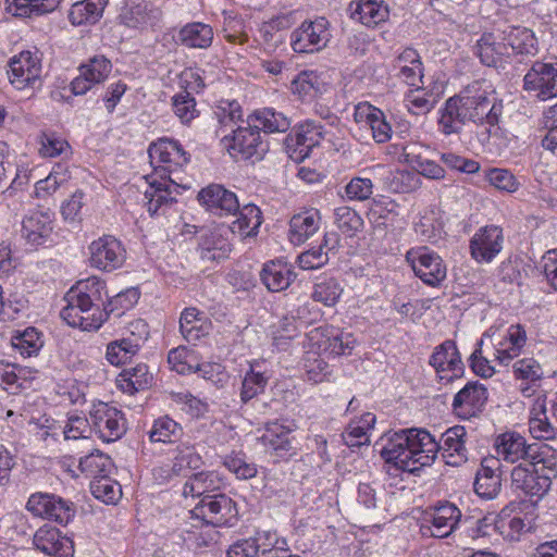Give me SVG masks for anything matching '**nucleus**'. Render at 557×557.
<instances>
[{
    "mask_svg": "<svg viewBox=\"0 0 557 557\" xmlns=\"http://www.w3.org/2000/svg\"><path fill=\"white\" fill-rule=\"evenodd\" d=\"M503 100L487 84L475 82L446 100L438 120L445 135L459 133L467 122L495 126L503 115Z\"/></svg>",
    "mask_w": 557,
    "mask_h": 557,
    "instance_id": "nucleus-1",
    "label": "nucleus"
},
{
    "mask_svg": "<svg viewBox=\"0 0 557 557\" xmlns=\"http://www.w3.org/2000/svg\"><path fill=\"white\" fill-rule=\"evenodd\" d=\"M435 438L423 429H406L386 435L381 456L399 470L414 473L434 462Z\"/></svg>",
    "mask_w": 557,
    "mask_h": 557,
    "instance_id": "nucleus-2",
    "label": "nucleus"
},
{
    "mask_svg": "<svg viewBox=\"0 0 557 557\" xmlns=\"http://www.w3.org/2000/svg\"><path fill=\"white\" fill-rule=\"evenodd\" d=\"M103 290L104 282L96 276L78 282L65 296L67 305L61 310V318L72 327L98 330L106 321L101 310Z\"/></svg>",
    "mask_w": 557,
    "mask_h": 557,
    "instance_id": "nucleus-3",
    "label": "nucleus"
},
{
    "mask_svg": "<svg viewBox=\"0 0 557 557\" xmlns=\"http://www.w3.org/2000/svg\"><path fill=\"white\" fill-rule=\"evenodd\" d=\"M557 476V450H542V455L529 462L516 466L511 471V484L530 496L543 497Z\"/></svg>",
    "mask_w": 557,
    "mask_h": 557,
    "instance_id": "nucleus-4",
    "label": "nucleus"
},
{
    "mask_svg": "<svg viewBox=\"0 0 557 557\" xmlns=\"http://www.w3.org/2000/svg\"><path fill=\"white\" fill-rule=\"evenodd\" d=\"M191 518L213 527L233 525L238 510L235 502L225 494L203 496L190 510Z\"/></svg>",
    "mask_w": 557,
    "mask_h": 557,
    "instance_id": "nucleus-5",
    "label": "nucleus"
},
{
    "mask_svg": "<svg viewBox=\"0 0 557 557\" xmlns=\"http://www.w3.org/2000/svg\"><path fill=\"white\" fill-rule=\"evenodd\" d=\"M324 135V126L319 122L307 120L296 125L285 138L288 158L295 163L305 161L320 146Z\"/></svg>",
    "mask_w": 557,
    "mask_h": 557,
    "instance_id": "nucleus-6",
    "label": "nucleus"
},
{
    "mask_svg": "<svg viewBox=\"0 0 557 557\" xmlns=\"http://www.w3.org/2000/svg\"><path fill=\"white\" fill-rule=\"evenodd\" d=\"M331 39L330 23L318 16L305 20L290 35V46L296 53H314L323 50Z\"/></svg>",
    "mask_w": 557,
    "mask_h": 557,
    "instance_id": "nucleus-7",
    "label": "nucleus"
},
{
    "mask_svg": "<svg viewBox=\"0 0 557 557\" xmlns=\"http://www.w3.org/2000/svg\"><path fill=\"white\" fill-rule=\"evenodd\" d=\"M461 519L460 509L451 503H443L424 511L420 531L424 536L444 539L458 527Z\"/></svg>",
    "mask_w": 557,
    "mask_h": 557,
    "instance_id": "nucleus-8",
    "label": "nucleus"
},
{
    "mask_svg": "<svg viewBox=\"0 0 557 557\" xmlns=\"http://www.w3.org/2000/svg\"><path fill=\"white\" fill-rule=\"evenodd\" d=\"M406 260L416 276L429 286L436 287L446 278L447 269L443 259L428 247L408 250Z\"/></svg>",
    "mask_w": 557,
    "mask_h": 557,
    "instance_id": "nucleus-9",
    "label": "nucleus"
},
{
    "mask_svg": "<svg viewBox=\"0 0 557 557\" xmlns=\"http://www.w3.org/2000/svg\"><path fill=\"white\" fill-rule=\"evenodd\" d=\"M26 509L34 516L53 520L62 525L67 524L75 516L73 503L48 493L32 494L26 503Z\"/></svg>",
    "mask_w": 557,
    "mask_h": 557,
    "instance_id": "nucleus-10",
    "label": "nucleus"
},
{
    "mask_svg": "<svg viewBox=\"0 0 557 557\" xmlns=\"http://www.w3.org/2000/svg\"><path fill=\"white\" fill-rule=\"evenodd\" d=\"M150 164L154 171H163L169 174L182 171L189 162V154L182 145L174 139L159 138L148 149Z\"/></svg>",
    "mask_w": 557,
    "mask_h": 557,
    "instance_id": "nucleus-11",
    "label": "nucleus"
},
{
    "mask_svg": "<svg viewBox=\"0 0 557 557\" xmlns=\"http://www.w3.org/2000/svg\"><path fill=\"white\" fill-rule=\"evenodd\" d=\"M496 453L499 458L515 463L519 460L529 462L542 455V450L552 447L545 443L527 444L523 436L515 432H506L495 441Z\"/></svg>",
    "mask_w": 557,
    "mask_h": 557,
    "instance_id": "nucleus-12",
    "label": "nucleus"
},
{
    "mask_svg": "<svg viewBox=\"0 0 557 557\" xmlns=\"http://www.w3.org/2000/svg\"><path fill=\"white\" fill-rule=\"evenodd\" d=\"M89 417L92 432L103 442H114L126 431L123 413L106 403L95 404Z\"/></svg>",
    "mask_w": 557,
    "mask_h": 557,
    "instance_id": "nucleus-13",
    "label": "nucleus"
},
{
    "mask_svg": "<svg viewBox=\"0 0 557 557\" xmlns=\"http://www.w3.org/2000/svg\"><path fill=\"white\" fill-rule=\"evenodd\" d=\"M429 363L435 370L437 379L444 383L460 379L465 373L460 352L451 339H446L434 348Z\"/></svg>",
    "mask_w": 557,
    "mask_h": 557,
    "instance_id": "nucleus-14",
    "label": "nucleus"
},
{
    "mask_svg": "<svg viewBox=\"0 0 557 557\" xmlns=\"http://www.w3.org/2000/svg\"><path fill=\"white\" fill-rule=\"evenodd\" d=\"M222 141L230 154L236 159L260 158L265 150L260 132L250 123L248 126L237 127L231 136H224Z\"/></svg>",
    "mask_w": 557,
    "mask_h": 557,
    "instance_id": "nucleus-15",
    "label": "nucleus"
},
{
    "mask_svg": "<svg viewBox=\"0 0 557 557\" xmlns=\"http://www.w3.org/2000/svg\"><path fill=\"white\" fill-rule=\"evenodd\" d=\"M309 339L313 346L334 357L350 355L357 339L350 332H345L333 325L320 326L312 330Z\"/></svg>",
    "mask_w": 557,
    "mask_h": 557,
    "instance_id": "nucleus-16",
    "label": "nucleus"
},
{
    "mask_svg": "<svg viewBox=\"0 0 557 557\" xmlns=\"http://www.w3.org/2000/svg\"><path fill=\"white\" fill-rule=\"evenodd\" d=\"M10 83L18 90L34 88L41 77V61L37 52L22 51L10 61Z\"/></svg>",
    "mask_w": 557,
    "mask_h": 557,
    "instance_id": "nucleus-17",
    "label": "nucleus"
},
{
    "mask_svg": "<svg viewBox=\"0 0 557 557\" xmlns=\"http://www.w3.org/2000/svg\"><path fill=\"white\" fill-rule=\"evenodd\" d=\"M333 79L330 71L307 70L302 71L292 81L290 91L302 102H312L327 92Z\"/></svg>",
    "mask_w": 557,
    "mask_h": 557,
    "instance_id": "nucleus-18",
    "label": "nucleus"
},
{
    "mask_svg": "<svg viewBox=\"0 0 557 557\" xmlns=\"http://www.w3.org/2000/svg\"><path fill=\"white\" fill-rule=\"evenodd\" d=\"M88 249L91 267L103 271H113L121 268L126 258L121 242L110 235L94 240Z\"/></svg>",
    "mask_w": 557,
    "mask_h": 557,
    "instance_id": "nucleus-19",
    "label": "nucleus"
},
{
    "mask_svg": "<svg viewBox=\"0 0 557 557\" xmlns=\"http://www.w3.org/2000/svg\"><path fill=\"white\" fill-rule=\"evenodd\" d=\"M468 432L462 425H455L447 429L441 436L440 442L435 440L434 459L437 454L448 466L459 467L468 460V449L466 447Z\"/></svg>",
    "mask_w": 557,
    "mask_h": 557,
    "instance_id": "nucleus-20",
    "label": "nucleus"
},
{
    "mask_svg": "<svg viewBox=\"0 0 557 557\" xmlns=\"http://www.w3.org/2000/svg\"><path fill=\"white\" fill-rule=\"evenodd\" d=\"M523 88L541 100L557 97V66L535 62L523 77Z\"/></svg>",
    "mask_w": 557,
    "mask_h": 557,
    "instance_id": "nucleus-21",
    "label": "nucleus"
},
{
    "mask_svg": "<svg viewBox=\"0 0 557 557\" xmlns=\"http://www.w3.org/2000/svg\"><path fill=\"white\" fill-rule=\"evenodd\" d=\"M503 230L496 225L480 227L470 239V255L479 263H490L502 251Z\"/></svg>",
    "mask_w": 557,
    "mask_h": 557,
    "instance_id": "nucleus-22",
    "label": "nucleus"
},
{
    "mask_svg": "<svg viewBox=\"0 0 557 557\" xmlns=\"http://www.w3.org/2000/svg\"><path fill=\"white\" fill-rule=\"evenodd\" d=\"M112 71V63L104 55H95L79 66V75L71 82V91L83 96L95 85L103 83Z\"/></svg>",
    "mask_w": 557,
    "mask_h": 557,
    "instance_id": "nucleus-23",
    "label": "nucleus"
},
{
    "mask_svg": "<svg viewBox=\"0 0 557 557\" xmlns=\"http://www.w3.org/2000/svg\"><path fill=\"white\" fill-rule=\"evenodd\" d=\"M487 401V389L480 383H468L454 397L453 410L462 419L478 416Z\"/></svg>",
    "mask_w": 557,
    "mask_h": 557,
    "instance_id": "nucleus-24",
    "label": "nucleus"
},
{
    "mask_svg": "<svg viewBox=\"0 0 557 557\" xmlns=\"http://www.w3.org/2000/svg\"><path fill=\"white\" fill-rule=\"evenodd\" d=\"M197 199L207 211L216 215L235 213L239 209L236 195L218 184L202 188L198 193Z\"/></svg>",
    "mask_w": 557,
    "mask_h": 557,
    "instance_id": "nucleus-25",
    "label": "nucleus"
},
{
    "mask_svg": "<svg viewBox=\"0 0 557 557\" xmlns=\"http://www.w3.org/2000/svg\"><path fill=\"white\" fill-rule=\"evenodd\" d=\"M33 543L37 549L49 556L71 557L73 553L72 541L63 536L59 529L45 524L34 534Z\"/></svg>",
    "mask_w": 557,
    "mask_h": 557,
    "instance_id": "nucleus-26",
    "label": "nucleus"
},
{
    "mask_svg": "<svg viewBox=\"0 0 557 557\" xmlns=\"http://www.w3.org/2000/svg\"><path fill=\"white\" fill-rule=\"evenodd\" d=\"M499 458L487 457L481 462L474 481L475 493L485 499L495 498L502 488Z\"/></svg>",
    "mask_w": 557,
    "mask_h": 557,
    "instance_id": "nucleus-27",
    "label": "nucleus"
},
{
    "mask_svg": "<svg viewBox=\"0 0 557 557\" xmlns=\"http://www.w3.org/2000/svg\"><path fill=\"white\" fill-rule=\"evenodd\" d=\"M292 429L284 423L274 420L264 424L263 433L258 437L265 451L276 456H285L293 450Z\"/></svg>",
    "mask_w": 557,
    "mask_h": 557,
    "instance_id": "nucleus-28",
    "label": "nucleus"
},
{
    "mask_svg": "<svg viewBox=\"0 0 557 557\" xmlns=\"http://www.w3.org/2000/svg\"><path fill=\"white\" fill-rule=\"evenodd\" d=\"M475 54L486 66H503L507 63L509 52L503 37L494 33H484L476 41Z\"/></svg>",
    "mask_w": 557,
    "mask_h": 557,
    "instance_id": "nucleus-29",
    "label": "nucleus"
},
{
    "mask_svg": "<svg viewBox=\"0 0 557 557\" xmlns=\"http://www.w3.org/2000/svg\"><path fill=\"white\" fill-rule=\"evenodd\" d=\"M320 226L321 214L317 209H309L294 214L289 221V242L294 245H301L313 236Z\"/></svg>",
    "mask_w": 557,
    "mask_h": 557,
    "instance_id": "nucleus-30",
    "label": "nucleus"
},
{
    "mask_svg": "<svg viewBox=\"0 0 557 557\" xmlns=\"http://www.w3.org/2000/svg\"><path fill=\"white\" fill-rule=\"evenodd\" d=\"M503 40L507 48L510 47L512 54L522 58L534 57L539 52V41L534 32L523 26H508L503 32Z\"/></svg>",
    "mask_w": 557,
    "mask_h": 557,
    "instance_id": "nucleus-31",
    "label": "nucleus"
},
{
    "mask_svg": "<svg viewBox=\"0 0 557 557\" xmlns=\"http://www.w3.org/2000/svg\"><path fill=\"white\" fill-rule=\"evenodd\" d=\"M52 215L50 212L34 211L22 223V235L33 246L45 244L52 233Z\"/></svg>",
    "mask_w": 557,
    "mask_h": 557,
    "instance_id": "nucleus-32",
    "label": "nucleus"
},
{
    "mask_svg": "<svg viewBox=\"0 0 557 557\" xmlns=\"http://www.w3.org/2000/svg\"><path fill=\"white\" fill-rule=\"evenodd\" d=\"M349 10L354 20L368 27L377 26L389 16L388 7L383 0H356L349 4Z\"/></svg>",
    "mask_w": 557,
    "mask_h": 557,
    "instance_id": "nucleus-33",
    "label": "nucleus"
},
{
    "mask_svg": "<svg viewBox=\"0 0 557 557\" xmlns=\"http://www.w3.org/2000/svg\"><path fill=\"white\" fill-rule=\"evenodd\" d=\"M260 277L270 292L277 293L285 290L294 282L296 274L287 262L273 260L263 265Z\"/></svg>",
    "mask_w": 557,
    "mask_h": 557,
    "instance_id": "nucleus-34",
    "label": "nucleus"
},
{
    "mask_svg": "<svg viewBox=\"0 0 557 557\" xmlns=\"http://www.w3.org/2000/svg\"><path fill=\"white\" fill-rule=\"evenodd\" d=\"M393 67L397 76L410 86H417L423 77V64L417 50L404 49L394 60Z\"/></svg>",
    "mask_w": 557,
    "mask_h": 557,
    "instance_id": "nucleus-35",
    "label": "nucleus"
},
{
    "mask_svg": "<svg viewBox=\"0 0 557 557\" xmlns=\"http://www.w3.org/2000/svg\"><path fill=\"white\" fill-rule=\"evenodd\" d=\"M213 38V28L202 22L187 23L177 34V41L190 49H208L212 45Z\"/></svg>",
    "mask_w": 557,
    "mask_h": 557,
    "instance_id": "nucleus-36",
    "label": "nucleus"
},
{
    "mask_svg": "<svg viewBox=\"0 0 557 557\" xmlns=\"http://www.w3.org/2000/svg\"><path fill=\"white\" fill-rule=\"evenodd\" d=\"M109 0H81L72 4L67 17L73 26L94 25L102 16Z\"/></svg>",
    "mask_w": 557,
    "mask_h": 557,
    "instance_id": "nucleus-37",
    "label": "nucleus"
},
{
    "mask_svg": "<svg viewBox=\"0 0 557 557\" xmlns=\"http://www.w3.org/2000/svg\"><path fill=\"white\" fill-rule=\"evenodd\" d=\"M211 323L197 308H186L180 319V330L187 342H196L209 333Z\"/></svg>",
    "mask_w": 557,
    "mask_h": 557,
    "instance_id": "nucleus-38",
    "label": "nucleus"
},
{
    "mask_svg": "<svg viewBox=\"0 0 557 557\" xmlns=\"http://www.w3.org/2000/svg\"><path fill=\"white\" fill-rule=\"evenodd\" d=\"M441 161L444 168H440V165L433 161H426L425 168L418 171L417 174H436L438 170L456 171L461 174H475L481 169L476 160L465 158L451 152L443 153L441 156Z\"/></svg>",
    "mask_w": 557,
    "mask_h": 557,
    "instance_id": "nucleus-39",
    "label": "nucleus"
},
{
    "mask_svg": "<svg viewBox=\"0 0 557 557\" xmlns=\"http://www.w3.org/2000/svg\"><path fill=\"white\" fill-rule=\"evenodd\" d=\"M201 257L208 260H220L227 257L231 244L223 235V230L215 227L206 230L200 236Z\"/></svg>",
    "mask_w": 557,
    "mask_h": 557,
    "instance_id": "nucleus-40",
    "label": "nucleus"
},
{
    "mask_svg": "<svg viewBox=\"0 0 557 557\" xmlns=\"http://www.w3.org/2000/svg\"><path fill=\"white\" fill-rule=\"evenodd\" d=\"M527 341L525 331L520 324L510 325L504 341L496 349V358L499 363L507 366L515 357H518Z\"/></svg>",
    "mask_w": 557,
    "mask_h": 557,
    "instance_id": "nucleus-41",
    "label": "nucleus"
},
{
    "mask_svg": "<svg viewBox=\"0 0 557 557\" xmlns=\"http://www.w3.org/2000/svg\"><path fill=\"white\" fill-rule=\"evenodd\" d=\"M376 417L372 412L363 413L360 419L351 421L343 433V441L349 447L370 444L369 431L373 429Z\"/></svg>",
    "mask_w": 557,
    "mask_h": 557,
    "instance_id": "nucleus-42",
    "label": "nucleus"
},
{
    "mask_svg": "<svg viewBox=\"0 0 557 557\" xmlns=\"http://www.w3.org/2000/svg\"><path fill=\"white\" fill-rule=\"evenodd\" d=\"M221 485V479L216 472H198L191 475L184 484V497H203L218 490Z\"/></svg>",
    "mask_w": 557,
    "mask_h": 557,
    "instance_id": "nucleus-43",
    "label": "nucleus"
},
{
    "mask_svg": "<svg viewBox=\"0 0 557 557\" xmlns=\"http://www.w3.org/2000/svg\"><path fill=\"white\" fill-rule=\"evenodd\" d=\"M152 380V375L148 371V367L139 363L135 367L124 369L119 375L117 386L127 394H134L138 391L147 388Z\"/></svg>",
    "mask_w": 557,
    "mask_h": 557,
    "instance_id": "nucleus-44",
    "label": "nucleus"
},
{
    "mask_svg": "<svg viewBox=\"0 0 557 557\" xmlns=\"http://www.w3.org/2000/svg\"><path fill=\"white\" fill-rule=\"evenodd\" d=\"M248 123L253 124L259 132L262 128L268 133L285 132L290 125L286 115L271 108L255 111L248 116Z\"/></svg>",
    "mask_w": 557,
    "mask_h": 557,
    "instance_id": "nucleus-45",
    "label": "nucleus"
},
{
    "mask_svg": "<svg viewBox=\"0 0 557 557\" xmlns=\"http://www.w3.org/2000/svg\"><path fill=\"white\" fill-rule=\"evenodd\" d=\"M529 430L534 438L549 440L555 435V429L548 420L545 401L537 400L529 418Z\"/></svg>",
    "mask_w": 557,
    "mask_h": 557,
    "instance_id": "nucleus-46",
    "label": "nucleus"
},
{
    "mask_svg": "<svg viewBox=\"0 0 557 557\" xmlns=\"http://www.w3.org/2000/svg\"><path fill=\"white\" fill-rule=\"evenodd\" d=\"M270 376L265 372L256 370L251 364L242 381L240 400L247 404L265 391Z\"/></svg>",
    "mask_w": 557,
    "mask_h": 557,
    "instance_id": "nucleus-47",
    "label": "nucleus"
},
{
    "mask_svg": "<svg viewBox=\"0 0 557 557\" xmlns=\"http://www.w3.org/2000/svg\"><path fill=\"white\" fill-rule=\"evenodd\" d=\"M261 223V210L255 205H247L230 228L232 233H238L243 237H248L257 234Z\"/></svg>",
    "mask_w": 557,
    "mask_h": 557,
    "instance_id": "nucleus-48",
    "label": "nucleus"
},
{
    "mask_svg": "<svg viewBox=\"0 0 557 557\" xmlns=\"http://www.w3.org/2000/svg\"><path fill=\"white\" fill-rule=\"evenodd\" d=\"M11 342L13 348L24 357L37 355L44 345L40 333L33 326L16 331Z\"/></svg>",
    "mask_w": 557,
    "mask_h": 557,
    "instance_id": "nucleus-49",
    "label": "nucleus"
},
{
    "mask_svg": "<svg viewBox=\"0 0 557 557\" xmlns=\"http://www.w3.org/2000/svg\"><path fill=\"white\" fill-rule=\"evenodd\" d=\"M175 451L172 471L176 475L185 474L188 470H196L201 467L202 458L193 445L186 443L180 444Z\"/></svg>",
    "mask_w": 557,
    "mask_h": 557,
    "instance_id": "nucleus-50",
    "label": "nucleus"
},
{
    "mask_svg": "<svg viewBox=\"0 0 557 557\" xmlns=\"http://www.w3.org/2000/svg\"><path fill=\"white\" fill-rule=\"evenodd\" d=\"M112 467L111 458L99 450L91 453L79 460V469L86 476L94 480L106 476Z\"/></svg>",
    "mask_w": 557,
    "mask_h": 557,
    "instance_id": "nucleus-51",
    "label": "nucleus"
},
{
    "mask_svg": "<svg viewBox=\"0 0 557 557\" xmlns=\"http://www.w3.org/2000/svg\"><path fill=\"white\" fill-rule=\"evenodd\" d=\"M139 299V292L136 288H127L111 297L107 305L101 308L106 312V320L112 314L116 318L132 309Z\"/></svg>",
    "mask_w": 557,
    "mask_h": 557,
    "instance_id": "nucleus-52",
    "label": "nucleus"
},
{
    "mask_svg": "<svg viewBox=\"0 0 557 557\" xmlns=\"http://www.w3.org/2000/svg\"><path fill=\"white\" fill-rule=\"evenodd\" d=\"M182 435V428L168 416L154 420L149 438L152 443H172Z\"/></svg>",
    "mask_w": 557,
    "mask_h": 557,
    "instance_id": "nucleus-53",
    "label": "nucleus"
},
{
    "mask_svg": "<svg viewBox=\"0 0 557 557\" xmlns=\"http://www.w3.org/2000/svg\"><path fill=\"white\" fill-rule=\"evenodd\" d=\"M150 185V190L145 193V196L149 198L148 211L151 215L156 214L159 207L169 201L170 190L173 182L170 180L171 176H160V180L149 181L150 176H144Z\"/></svg>",
    "mask_w": 557,
    "mask_h": 557,
    "instance_id": "nucleus-54",
    "label": "nucleus"
},
{
    "mask_svg": "<svg viewBox=\"0 0 557 557\" xmlns=\"http://www.w3.org/2000/svg\"><path fill=\"white\" fill-rule=\"evenodd\" d=\"M168 362L172 370L183 375L194 373L196 368H198L197 356L186 347H177L170 350Z\"/></svg>",
    "mask_w": 557,
    "mask_h": 557,
    "instance_id": "nucleus-55",
    "label": "nucleus"
},
{
    "mask_svg": "<svg viewBox=\"0 0 557 557\" xmlns=\"http://www.w3.org/2000/svg\"><path fill=\"white\" fill-rule=\"evenodd\" d=\"M9 10L17 16L40 15L52 11L54 0H5Z\"/></svg>",
    "mask_w": 557,
    "mask_h": 557,
    "instance_id": "nucleus-56",
    "label": "nucleus"
},
{
    "mask_svg": "<svg viewBox=\"0 0 557 557\" xmlns=\"http://www.w3.org/2000/svg\"><path fill=\"white\" fill-rule=\"evenodd\" d=\"M304 367L307 380L314 384L327 381L332 374L329 363L317 352L306 354Z\"/></svg>",
    "mask_w": 557,
    "mask_h": 557,
    "instance_id": "nucleus-57",
    "label": "nucleus"
},
{
    "mask_svg": "<svg viewBox=\"0 0 557 557\" xmlns=\"http://www.w3.org/2000/svg\"><path fill=\"white\" fill-rule=\"evenodd\" d=\"M342 292L343 289L335 278H327L314 284L311 297L313 300L331 307L338 301Z\"/></svg>",
    "mask_w": 557,
    "mask_h": 557,
    "instance_id": "nucleus-58",
    "label": "nucleus"
},
{
    "mask_svg": "<svg viewBox=\"0 0 557 557\" xmlns=\"http://www.w3.org/2000/svg\"><path fill=\"white\" fill-rule=\"evenodd\" d=\"M335 223L337 227L349 236L355 235L361 231L363 226V220L361 216L351 208L343 206L338 207L334 211Z\"/></svg>",
    "mask_w": 557,
    "mask_h": 557,
    "instance_id": "nucleus-59",
    "label": "nucleus"
},
{
    "mask_svg": "<svg viewBox=\"0 0 557 557\" xmlns=\"http://www.w3.org/2000/svg\"><path fill=\"white\" fill-rule=\"evenodd\" d=\"M91 494L106 504H113L121 497V486L117 482L102 476L90 483Z\"/></svg>",
    "mask_w": 557,
    "mask_h": 557,
    "instance_id": "nucleus-60",
    "label": "nucleus"
},
{
    "mask_svg": "<svg viewBox=\"0 0 557 557\" xmlns=\"http://www.w3.org/2000/svg\"><path fill=\"white\" fill-rule=\"evenodd\" d=\"M223 465L239 480H249L257 475V466L248 462L242 453L225 456Z\"/></svg>",
    "mask_w": 557,
    "mask_h": 557,
    "instance_id": "nucleus-61",
    "label": "nucleus"
},
{
    "mask_svg": "<svg viewBox=\"0 0 557 557\" xmlns=\"http://www.w3.org/2000/svg\"><path fill=\"white\" fill-rule=\"evenodd\" d=\"M405 106L414 115L425 114L435 106V99L428 91L417 88L405 97Z\"/></svg>",
    "mask_w": 557,
    "mask_h": 557,
    "instance_id": "nucleus-62",
    "label": "nucleus"
},
{
    "mask_svg": "<svg viewBox=\"0 0 557 557\" xmlns=\"http://www.w3.org/2000/svg\"><path fill=\"white\" fill-rule=\"evenodd\" d=\"M175 115L182 123L187 124L198 116L195 98L188 92H178L172 98Z\"/></svg>",
    "mask_w": 557,
    "mask_h": 557,
    "instance_id": "nucleus-63",
    "label": "nucleus"
},
{
    "mask_svg": "<svg viewBox=\"0 0 557 557\" xmlns=\"http://www.w3.org/2000/svg\"><path fill=\"white\" fill-rule=\"evenodd\" d=\"M92 433L90 418L71 414L63 428L65 440L88 438Z\"/></svg>",
    "mask_w": 557,
    "mask_h": 557,
    "instance_id": "nucleus-64",
    "label": "nucleus"
}]
</instances>
